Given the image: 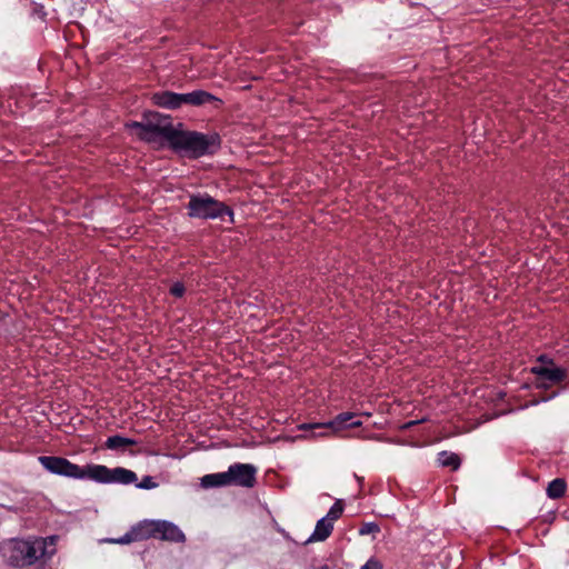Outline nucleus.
I'll return each mask as SVG.
<instances>
[{"mask_svg":"<svg viewBox=\"0 0 569 569\" xmlns=\"http://www.w3.org/2000/svg\"><path fill=\"white\" fill-rule=\"evenodd\" d=\"M380 531V527L377 522H365L359 528V535L366 536L370 533H378Z\"/></svg>","mask_w":569,"mask_h":569,"instance_id":"nucleus-19","label":"nucleus"},{"mask_svg":"<svg viewBox=\"0 0 569 569\" xmlns=\"http://www.w3.org/2000/svg\"><path fill=\"white\" fill-rule=\"evenodd\" d=\"M170 293L177 298H181L186 292V287L182 282L177 281L170 287Z\"/></svg>","mask_w":569,"mask_h":569,"instance_id":"nucleus-22","label":"nucleus"},{"mask_svg":"<svg viewBox=\"0 0 569 569\" xmlns=\"http://www.w3.org/2000/svg\"><path fill=\"white\" fill-rule=\"evenodd\" d=\"M438 462L440 466L448 467L451 470H457L461 465L459 456L448 451H441L438 453Z\"/></svg>","mask_w":569,"mask_h":569,"instance_id":"nucleus-17","label":"nucleus"},{"mask_svg":"<svg viewBox=\"0 0 569 569\" xmlns=\"http://www.w3.org/2000/svg\"><path fill=\"white\" fill-rule=\"evenodd\" d=\"M539 361L541 362H549V363H552V360L551 359H548L546 355H542L538 358Z\"/></svg>","mask_w":569,"mask_h":569,"instance_id":"nucleus-26","label":"nucleus"},{"mask_svg":"<svg viewBox=\"0 0 569 569\" xmlns=\"http://www.w3.org/2000/svg\"><path fill=\"white\" fill-rule=\"evenodd\" d=\"M362 426V421L356 420L355 418L347 425V428H358Z\"/></svg>","mask_w":569,"mask_h":569,"instance_id":"nucleus-24","label":"nucleus"},{"mask_svg":"<svg viewBox=\"0 0 569 569\" xmlns=\"http://www.w3.org/2000/svg\"><path fill=\"white\" fill-rule=\"evenodd\" d=\"M182 127V123L174 126L166 143V147H169L177 154L189 159H198L207 154H213L220 149L221 139L219 134L183 130Z\"/></svg>","mask_w":569,"mask_h":569,"instance_id":"nucleus-2","label":"nucleus"},{"mask_svg":"<svg viewBox=\"0 0 569 569\" xmlns=\"http://www.w3.org/2000/svg\"><path fill=\"white\" fill-rule=\"evenodd\" d=\"M187 209L190 218L209 220L223 219L224 216H228L230 221H233V210L208 193L191 194Z\"/></svg>","mask_w":569,"mask_h":569,"instance_id":"nucleus-5","label":"nucleus"},{"mask_svg":"<svg viewBox=\"0 0 569 569\" xmlns=\"http://www.w3.org/2000/svg\"><path fill=\"white\" fill-rule=\"evenodd\" d=\"M201 486L203 488H216V487H226L230 486L228 471L226 472H217L209 473L201 478Z\"/></svg>","mask_w":569,"mask_h":569,"instance_id":"nucleus-14","label":"nucleus"},{"mask_svg":"<svg viewBox=\"0 0 569 569\" xmlns=\"http://www.w3.org/2000/svg\"><path fill=\"white\" fill-rule=\"evenodd\" d=\"M230 486L252 488L257 482V468L250 463H233L228 468Z\"/></svg>","mask_w":569,"mask_h":569,"instance_id":"nucleus-6","label":"nucleus"},{"mask_svg":"<svg viewBox=\"0 0 569 569\" xmlns=\"http://www.w3.org/2000/svg\"><path fill=\"white\" fill-rule=\"evenodd\" d=\"M179 108L183 104L200 107L211 102H218L222 104V100L204 90H194L187 93H178Z\"/></svg>","mask_w":569,"mask_h":569,"instance_id":"nucleus-7","label":"nucleus"},{"mask_svg":"<svg viewBox=\"0 0 569 569\" xmlns=\"http://www.w3.org/2000/svg\"><path fill=\"white\" fill-rule=\"evenodd\" d=\"M383 565L380 560L375 557H371L365 565L361 566L360 569H382Z\"/></svg>","mask_w":569,"mask_h":569,"instance_id":"nucleus-23","label":"nucleus"},{"mask_svg":"<svg viewBox=\"0 0 569 569\" xmlns=\"http://www.w3.org/2000/svg\"><path fill=\"white\" fill-rule=\"evenodd\" d=\"M320 569H329V567L328 566H323Z\"/></svg>","mask_w":569,"mask_h":569,"instance_id":"nucleus-28","label":"nucleus"},{"mask_svg":"<svg viewBox=\"0 0 569 569\" xmlns=\"http://www.w3.org/2000/svg\"><path fill=\"white\" fill-rule=\"evenodd\" d=\"M343 502L342 500H337L329 509L326 519H329L330 522L338 520L343 513Z\"/></svg>","mask_w":569,"mask_h":569,"instance_id":"nucleus-18","label":"nucleus"},{"mask_svg":"<svg viewBox=\"0 0 569 569\" xmlns=\"http://www.w3.org/2000/svg\"><path fill=\"white\" fill-rule=\"evenodd\" d=\"M356 418V413L353 412H341L338 416L335 417L333 420L326 422V423H302L300 425L301 430H308V429H326V428H332L335 430H338L340 428L347 427V425Z\"/></svg>","mask_w":569,"mask_h":569,"instance_id":"nucleus-9","label":"nucleus"},{"mask_svg":"<svg viewBox=\"0 0 569 569\" xmlns=\"http://www.w3.org/2000/svg\"><path fill=\"white\" fill-rule=\"evenodd\" d=\"M137 440L131 438H126L120 435L108 437V439L104 442V447L110 450H118L123 449L129 446L137 445Z\"/></svg>","mask_w":569,"mask_h":569,"instance_id":"nucleus-15","label":"nucleus"},{"mask_svg":"<svg viewBox=\"0 0 569 569\" xmlns=\"http://www.w3.org/2000/svg\"><path fill=\"white\" fill-rule=\"evenodd\" d=\"M567 482L562 478H556L547 487V496L550 499L562 498L566 493Z\"/></svg>","mask_w":569,"mask_h":569,"instance_id":"nucleus-16","label":"nucleus"},{"mask_svg":"<svg viewBox=\"0 0 569 569\" xmlns=\"http://www.w3.org/2000/svg\"><path fill=\"white\" fill-rule=\"evenodd\" d=\"M333 530V523L329 521V519L321 518L317 521L316 528L312 535L308 538L306 543L312 541H325L330 537Z\"/></svg>","mask_w":569,"mask_h":569,"instance_id":"nucleus-13","label":"nucleus"},{"mask_svg":"<svg viewBox=\"0 0 569 569\" xmlns=\"http://www.w3.org/2000/svg\"><path fill=\"white\" fill-rule=\"evenodd\" d=\"M532 373L541 379L549 380L553 383H558L563 381L567 378V370L559 367H533L531 369Z\"/></svg>","mask_w":569,"mask_h":569,"instance_id":"nucleus-10","label":"nucleus"},{"mask_svg":"<svg viewBox=\"0 0 569 569\" xmlns=\"http://www.w3.org/2000/svg\"><path fill=\"white\" fill-rule=\"evenodd\" d=\"M134 541H136V538L132 535V530L131 529L127 533L121 536L120 538L111 539L110 540V542L119 543V545H128V543H131V542H134Z\"/></svg>","mask_w":569,"mask_h":569,"instance_id":"nucleus-21","label":"nucleus"},{"mask_svg":"<svg viewBox=\"0 0 569 569\" xmlns=\"http://www.w3.org/2000/svg\"><path fill=\"white\" fill-rule=\"evenodd\" d=\"M156 538L170 542H184L186 536L180 528L168 520H156Z\"/></svg>","mask_w":569,"mask_h":569,"instance_id":"nucleus-8","label":"nucleus"},{"mask_svg":"<svg viewBox=\"0 0 569 569\" xmlns=\"http://www.w3.org/2000/svg\"><path fill=\"white\" fill-rule=\"evenodd\" d=\"M151 102L157 107L169 110L179 109L178 93L169 90L154 92L151 96Z\"/></svg>","mask_w":569,"mask_h":569,"instance_id":"nucleus-11","label":"nucleus"},{"mask_svg":"<svg viewBox=\"0 0 569 569\" xmlns=\"http://www.w3.org/2000/svg\"><path fill=\"white\" fill-rule=\"evenodd\" d=\"M538 387H540V388H547V385H546V383H543V382H540V383L538 385Z\"/></svg>","mask_w":569,"mask_h":569,"instance_id":"nucleus-27","label":"nucleus"},{"mask_svg":"<svg viewBox=\"0 0 569 569\" xmlns=\"http://www.w3.org/2000/svg\"><path fill=\"white\" fill-rule=\"evenodd\" d=\"M158 486V483L153 480L151 476H144L139 483L136 485L139 489H153Z\"/></svg>","mask_w":569,"mask_h":569,"instance_id":"nucleus-20","label":"nucleus"},{"mask_svg":"<svg viewBox=\"0 0 569 569\" xmlns=\"http://www.w3.org/2000/svg\"><path fill=\"white\" fill-rule=\"evenodd\" d=\"M38 460L50 473L71 479H89L98 483L120 485H131L138 480L136 472L123 467L110 469L107 466L96 463H88L81 467L67 458L57 456H40Z\"/></svg>","mask_w":569,"mask_h":569,"instance_id":"nucleus-1","label":"nucleus"},{"mask_svg":"<svg viewBox=\"0 0 569 569\" xmlns=\"http://www.w3.org/2000/svg\"><path fill=\"white\" fill-rule=\"evenodd\" d=\"M0 555L7 565L23 568L34 565L44 555V547L41 541L13 538L0 542Z\"/></svg>","mask_w":569,"mask_h":569,"instance_id":"nucleus-4","label":"nucleus"},{"mask_svg":"<svg viewBox=\"0 0 569 569\" xmlns=\"http://www.w3.org/2000/svg\"><path fill=\"white\" fill-rule=\"evenodd\" d=\"M126 127L130 130H134L139 140L158 148H163L166 147L174 124L170 116H164L156 111H146L142 113L141 121L129 122Z\"/></svg>","mask_w":569,"mask_h":569,"instance_id":"nucleus-3","label":"nucleus"},{"mask_svg":"<svg viewBox=\"0 0 569 569\" xmlns=\"http://www.w3.org/2000/svg\"><path fill=\"white\" fill-rule=\"evenodd\" d=\"M419 422H420L419 420H412V421H409V422L405 423L402 428H403V429H409V428H411L412 426L418 425Z\"/></svg>","mask_w":569,"mask_h":569,"instance_id":"nucleus-25","label":"nucleus"},{"mask_svg":"<svg viewBox=\"0 0 569 569\" xmlns=\"http://www.w3.org/2000/svg\"><path fill=\"white\" fill-rule=\"evenodd\" d=\"M156 520H142L131 528L136 541L156 538Z\"/></svg>","mask_w":569,"mask_h":569,"instance_id":"nucleus-12","label":"nucleus"}]
</instances>
